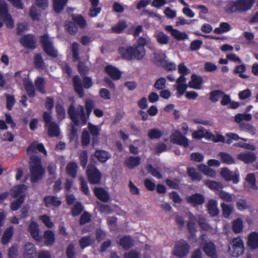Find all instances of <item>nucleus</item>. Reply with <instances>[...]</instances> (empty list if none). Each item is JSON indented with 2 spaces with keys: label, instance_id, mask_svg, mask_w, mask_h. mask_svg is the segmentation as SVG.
<instances>
[{
  "label": "nucleus",
  "instance_id": "nucleus-1",
  "mask_svg": "<svg viewBox=\"0 0 258 258\" xmlns=\"http://www.w3.org/2000/svg\"><path fill=\"white\" fill-rule=\"evenodd\" d=\"M30 181L37 183L41 180L45 173V169L43 166L42 159L37 155L30 156L29 161Z\"/></svg>",
  "mask_w": 258,
  "mask_h": 258
},
{
  "label": "nucleus",
  "instance_id": "nucleus-2",
  "mask_svg": "<svg viewBox=\"0 0 258 258\" xmlns=\"http://www.w3.org/2000/svg\"><path fill=\"white\" fill-rule=\"evenodd\" d=\"M82 77L83 84L80 77L78 75H75L72 79L74 90L81 98L84 96V88L88 89L93 86L92 79L91 77L87 76Z\"/></svg>",
  "mask_w": 258,
  "mask_h": 258
},
{
  "label": "nucleus",
  "instance_id": "nucleus-3",
  "mask_svg": "<svg viewBox=\"0 0 258 258\" xmlns=\"http://www.w3.org/2000/svg\"><path fill=\"white\" fill-rule=\"evenodd\" d=\"M68 113L74 124L78 126L79 125V116L83 124H86L87 120L89 118L87 116L86 112H85L84 107L80 105L78 110H77L73 104H71L68 110Z\"/></svg>",
  "mask_w": 258,
  "mask_h": 258
},
{
  "label": "nucleus",
  "instance_id": "nucleus-4",
  "mask_svg": "<svg viewBox=\"0 0 258 258\" xmlns=\"http://www.w3.org/2000/svg\"><path fill=\"white\" fill-rule=\"evenodd\" d=\"M255 0H236L229 5V10L232 13L246 12L251 9Z\"/></svg>",
  "mask_w": 258,
  "mask_h": 258
},
{
  "label": "nucleus",
  "instance_id": "nucleus-5",
  "mask_svg": "<svg viewBox=\"0 0 258 258\" xmlns=\"http://www.w3.org/2000/svg\"><path fill=\"white\" fill-rule=\"evenodd\" d=\"M43 118L45 122V127L47 128L48 135L50 137H57L59 135V128L58 124L52 121V117L50 113L44 111L43 113Z\"/></svg>",
  "mask_w": 258,
  "mask_h": 258
},
{
  "label": "nucleus",
  "instance_id": "nucleus-6",
  "mask_svg": "<svg viewBox=\"0 0 258 258\" xmlns=\"http://www.w3.org/2000/svg\"><path fill=\"white\" fill-rule=\"evenodd\" d=\"M148 41L145 38L140 37L137 40L136 45L132 46L133 48V60L136 59L140 60L142 59L146 55L145 46L147 44Z\"/></svg>",
  "mask_w": 258,
  "mask_h": 258
},
{
  "label": "nucleus",
  "instance_id": "nucleus-7",
  "mask_svg": "<svg viewBox=\"0 0 258 258\" xmlns=\"http://www.w3.org/2000/svg\"><path fill=\"white\" fill-rule=\"evenodd\" d=\"M40 43L42 45L43 51L49 56L56 58L57 51L53 46V42L47 34H44L40 37Z\"/></svg>",
  "mask_w": 258,
  "mask_h": 258
},
{
  "label": "nucleus",
  "instance_id": "nucleus-8",
  "mask_svg": "<svg viewBox=\"0 0 258 258\" xmlns=\"http://www.w3.org/2000/svg\"><path fill=\"white\" fill-rule=\"evenodd\" d=\"M86 174L89 182L91 184H100L101 182L102 173L97 167L90 163L87 166Z\"/></svg>",
  "mask_w": 258,
  "mask_h": 258
},
{
  "label": "nucleus",
  "instance_id": "nucleus-9",
  "mask_svg": "<svg viewBox=\"0 0 258 258\" xmlns=\"http://www.w3.org/2000/svg\"><path fill=\"white\" fill-rule=\"evenodd\" d=\"M244 251L243 240L240 237L234 238L228 246V252L233 257H238L242 254Z\"/></svg>",
  "mask_w": 258,
  "mask_h": 258
},
{
  "label": "nucleus",
  "instance_id": "nucleus-10",
  "mask_svg": "<svg viewBox=\"0 0 258 258\" xmlns=\"http://www.w3.org/2000/svg\"><path fill=\"white\" fill-rule=\"evenodd\" d=\"M190 246L184 239L177 241L174 246L173 254L179 258H183L189 253Z\"/></svg>",
  "mask_w": 258,
  "mask_h": 258
},
{
  "label": "nucleus",
  "instance_id": "nucleus-11",
  "mask_svg": "<svg viewBox=\"0 0 258 258\" xmlns=\"http://www.w3.org/2000/svg\"><path fill=\"white\" fill-rule=\"evenodd\" d=\"M0 19L5 23L8 28H14V21L11 15L9 13L7 5L4 1L0 2Z\"/></svg>",
  "mask_w": 258,
  "mask_h": 258
},
{
  "label": "nucleus",
  "instance_id": "nucleus-12",
  "mask_svg": "<svg viewBox=\"0 0 258 258\" xmlns=\"http://www.w3.org/2000/svg\"><path fill=\"white\" fill-rule=\"evenodd\" d=\"M220 175L226 181H232L234 184L239 182V172L238 169L233 172L227 167H223L221 170Z\"/></svg>",
  "mask_w": 258,
  "mask_h": 258
},
{
  "label": "nucleus",
  "instance_id": "nucleus-13",
  "mask_svg": "<svg viewBox=\"0 0 258 258\" xmlns=\"http://www.w3.org/2000/svg\"><path fill=\"white\" fill-rule=\"evenodd\" d=\"M170 139L173 144L182 146L184 148H188L189 146V141L188 139L182 135L178 130H176L172 134Z\"/></svg>",
  "mask_w": 258,
  "mask_h": 258
},
{
  "label": "nucleus",
  "instance_id": "nucleus-14",
  "mask_svg": "<svg viewBox=\"0 0 258 258\" xmlns=\"http://www.w3.org/2000/svg\"><path fill=\"white\" fill-rule=\"evenodd\" d=\"M20 43L25 48L34 49L36 48V39L33 34L24 35L20 39Z\"/></svg>",
  "mask_w": 258,
  "mask_h": 258
},
{
  "label": "nucleus",
  "instance_id": "nucleus-15",
  "mask_svg": "<svg viewBox=\"0 0 258 258\" xmlns=\"http://www.w3.org/2000/svg\"><path fill=\"white\" fill-rule=\"evenodd\" d=\"M187 203L193 207L202 205L205 202V197L199 193L192 194L186 198Z\"/></svg>",
  "mask_w": 258,
  "mask_h": 258
},
{
  "label": "nucleus",
  "instance_id": "nucleus-16",
  "mask_svg": "<svg viewBox=\"0 0 258 258\" xmlns=\"http://www.w3.org/2000/svg\"><path fill=\"white\" fill-rule=\"evenodd\" d=\"M28 230L32 237L35 241L38 242H40L42 241V237L39 234L38 224L36 221H33L31 222L28 226Z\"/></svg>",
  "mask_w": 258,
  "mask_h": 258
},
{
  "label": "nucleus",
  "instance_id": "nucleus-17",
  "mask_svg": "<svg viewBox=\"0 0 258 258\" xmlns=\"http://www.w3.org/2000/svg\"><path fill=\"white\" fill-rule=\"evenodd\" d=\"M237 158L245 164H248L255 162L256 160L257 157L254 152L248 151L238 154Z\"/></svg>",
  "mask_w": 258,
  "mask_h": 258
},
{
  "label": "nucleus",
  "instance_id": "nucleus-18",
  "mask_svg": "<svg viewBox=\"0 0 258 258\" xmlns=\"http://www.w3.org/2000/svg\"><path fill=\"white\" fill-rule=\"evenodd\" d=\"M203 250L206 254L211 258H218L216 246L213 242H205L203 246Z\"/></svg>",
  "mask_w": 258,
  "mask_h": 258
},
{
  "label": "nucleus",
  "instance_id": "nucleus-19",
  "mask_svg": "<svg viewBox=\"0 0 258 258\" xmlns=\"http://www.w3.org/2000/svg\"><path fill=\"white\" fill-rule=\"evenodd\" d=\"M43 202L47 208L52 207H58L60 206L62 202L59 198L54 196H46L44 197Z\"/></svg>",
  "mask_w": 258,
  "mask_h": 258
},
{
  "label": "nucleus",
  "instance_id": "nucleus-20",
  "mask_svg": "<svg viewBox=\"0 0 258 258\" xmlns=\"http://www.w3.org/2000/svg\"><path fill=\"white\" fill-rule=\"evenodd\" d=\"M94 192L95 196L102 202H107L110 199L109 194L103 187H95Z\"/></svg>",
  "mask_w": 258,
  "mask_h": 258
},
{
  "label": "nucleus",
  "instance_id": "nucleus-21",
  "mask_svg": "<svg viewBox=\"0 0 258 258\" xmlns=\"http://www.w3.org/2000/svg\"><path fill=\"white\" fill-rule=\"evenodd\" d=\"M105 72L113 80H118L121 77V73L115 67L111 65H108L105 68Z\"/></svg>",
  "mask_w": 258,
  "mask_h": 258
},
{
  "label": "nucleus",
  "instance_id": "nucleus-22",
  "mask_svg": "<svg viewBox=\"0 0 258 258\" xmlns=\"http://www.w3.org/2000/svg\"><path fill=\"white\" fill-rule=\"evenodd\" d=\"M207 208L208 213L211 217H214L218 215L219 210L218 208V203L215 200H210L208 201Z\"/></svg>",
  "mask_w": 258,
  "mask_h": 258
},
{
  "label": "nucleus",
  "instance_id": "nucleus-23",
  "mask_svg": "<svg viewBox=\"0 0 258 258\" xmlns=\"http://www.w3.org/2000/svg\"><path fill=\"white\" fill-rule=\"evenodd\" d=\"M24 249L23 256L24 258H33L36 254V248L32 243H26Z\"/></svg>",
  "mask_w": 258,
  "mask_h": 258
},
{
  "label": "nucleus",
  "instance_id": "nucleus-24",
  "mask_svg": "<svg viewBox=\"0 0 258 258\" xmlns=\"http://www.w3.org/2000/svg\"><path fill=\"white\" fill-rule=\"evenodd\" d=\"M42 239H44V244L45 246L52 245L55 240L54 233L51 230H46L44 231Z\"/></svg>",
  "mask_w": 258,
  "mask_h": 258
},
{
  "label": "nucleus",
  "instance_id": "nucleus-25",
  "mask_svg": "<svg viewBox=\"0 0 258 258\" xmlns=\"http://www.w3.org/2000/svg\"><path fill=\"white\" fill-rule=\"evenodd\" d=\"M203 83V77L194 74L191 76V81L189 82V87L195 89H200Z\"/></svg>",
  "mask_w": 258,
  "mask_h": 258
},
{
  "label": "nucleus",
  "instance_id": "nucleus-26",
  "mask_svg": "<svg viewBox=\"0 0 258 258\" xmlns=\"http://www.w3.org/2000/svg\"><path fill=\"white\" fill-rule=\"evenodd\" d=\"M94 155L101 163H105L111 158V154L104 150H96Z\"/></svg>",
  "mask_w": 258,
  "mask_h": 258
},
{
  "label": "nucleus",
  "instance_id": "nucleus-27",
  "mask_svg": "<svg viewBox=\"0 0 258 258\" xmlns=\"http://www.w3.org/2000/svg\"><path fill=\"white\" fill-rule=\"evenodd\" d=\"M118 52L123 59L129 61L133 60V48L132 46L120 47L118 48Z\"/></svg>",
  "mask_w": 258,
  "mask_h": 258
},
{
  "label": "nucleus",
  "instance_id": "nucleus-28",
  "mask_svg": "<svg viewBox=\"0 0 258 258\" xmlns=\"http://www.w3.org/2000/svg\"><path fill=\"white\" fill-rule=\"evenodd\" d=\"M247 245L251 249H256L258 248V233L256 232H251L247 238Z\"/></svg>",
  "mask_w": 258,
  "mask_h": 258
},
{
  "label": "nucleus",
  "instance_id": "nucleus-29",
  "mask_svg": "<svg viewBox=\"0 0 258 258\" xmlns=\"http://www.w3.org/2000/svg\"><path fill=\"white\" fill-rule=\"evenodd\" d=\"M141 158L139 156H130L124 161V165L129 169H132L141 163Z\"/></svg>",
  "mask_w": 258,
  "mask_h": 258
},
{
  "label": "nucleus",
  "instance_id": "nucleus-30",
  "mask_svg": "<svg viewBox=\"0 0 258 258\" xmlns=\"http://www.w3.org/2000/svg\"><path fill=\"white\" fill-rule=\"evenodd\" d=\"M91 4V7L89 9V15L90 17H95L101 11V8L98 7V6L99 3V0H90Z\"/></svg>",
  "mask_w": 258,
  "mask_h": 258
},
{
  "label": "nucleus",
  "instance_id": "nucleus-31",
  "mask_svg": "<svg viewBox=\"0 0 258 258\" xmlns=\"http://www.w3.org/2000/svg\"><path fill=\"white\" fill-rule=\"evenodd\" d=\"M119 245L124 250H128L134 245V241L130 236H124L119 240Z\"/></svg>",
  "mask_w": 258,
  "mask_h": 258
},
{
  "label": "nucleus",
  "instance_id": "nucleus-32",
  "mask_svg": "<svg viewBox=\"0 0 258 258\" xmlns=\"http://www.w3.org/2000/svg\"><path fill=\"white\" fill-rule=\"evenodd\" d=\"M72 19L75 24L78 25V26L81 29L85 28L87 25L86 19L82 15L78 14L76 15L72 14Z\"/></svg>",
  "mask_w": 258,
  "mask_h": 258
},
{
  "label": "nucleus",
  "instance_id": "nucleus-33",
  "mask_svg": "<svg viewBox=\"0 0 258 258\" xmlns=\"http://www.w3.org/2000/svg\"><path fill=\"white\" fill-rule=\"evenodd\" d=\"M127 24L124 20H119L118 23L111 27L112 32L116 34L123 33L124 29L126 28Z\"/></svg>",
  "mask_w": 258,
  "mask_h": 258
},
{
  "label": "nucleus",
  "instance_id": "nucleus-34",
  "mask_svg": "<svg viewBox=\"0 0 258 258\" xmlns=\"http://www.w3.org/2000/svg\"><path fill=\"white\" fill-rule=\"evenodd\" d=\"M78 165L75 162H69L66 167L67 174L72 178H75L77 174Z\"/></svg>",
  "mask_w": 258,
  "mask_h": 258
},
{
  "label": "nucleus",
  "instance_id": "nucleus-35",
  "mask_svg": "<svg viewBox=\"0 0 258 258\" xmlns=\"http://www.w3.org/2000/svg\"><path fill=\"white\" fill-rule=\"evenodd\" d=\"M64 27L68 33L71 35H75L78 32V26L74 22L71 21H67L64 24Z\"/></svg>",
  "mask_w": 258,
  "mask_h": 258
},
{
  "label": "nucleus",
  "instance_id": "nucleus-36",
  "mask_svg": "<svg viewBox=\"0 0 258 258\" xmlns=\"http://www.w3.org/2000/svg\"><path fill=\"white\" fill-rule=\"evenodd\" d=\"M68 0H53V8L57 13H60L67 4Z\"/></svg>",
  "mask_w": 258,
  "mask_h": 258
},
{
  "label": "nucleus",
  "instance_id": "nucleus-37",
  "mask_svg": "<svg viewBox=\"0 0 258 258\" xmlns=\"http://www.w3.org/2000/svg\"><path fill=\"white\" fill-rule=\"evenodd\" d=\"M35 85L37 90L41 94H45V79L43 77H39L35 80Z\"/></svg>",
  "mask_w": 258,
  "mask_h": 258
},
{
  "label": "nucleus",
  "instance_id": "nucleus-38",
  "mask_svg": "<svg viewBox=\"0 0 258 258\" xmlns=\"http://www.w3.org/2000/svg\"><path fill=\"white\" fill-rule=\"evenodd\" d=\"M24 86L25 89L30 97H34L35 95V90L32 82L25 80L24 81Z\"/></svg>",
  "mask_w": 258,
  "mask_h": 258
},
{
  "label": "nucleus",
  "instance_id": "nucleus-39",
  "mask_svg": "<svg viewBox=\"0 0 258 258\" xmlns=\"http://www.w3.org/2000/svg\"><path fill=\"white\" fill-rule=\"evenodd\" d=\"M25 200V195H22L20 196L15 201L11 203L10 209L12 211H17L24 203Z\"/></svg>",
  "mask_w": 258,
  "mask_h": 258
},
{
  "label": "nucleus",
  "instance_id": "nucleus-40",
  "mask_svg": "<svg viewBox=\"0 0 258 258\" xmlns=\"http://www.w3.org/2000/svg\"><path fill=\"white\" fill-rule=\"evenodd\" d=\"M239 126L242 131L249 133L252 135H254L256 134V130L251 123L242 122L240 123Z\"/></svg>",
  "mask_w": 258,
  "mask_h": 258
},
{
  "label": "nucleus",
  "instance_id": "nucleus-41",
  "mask_svg": "<svg viewBox=\"0 0 258 258\" xmlns=\"http://www.w3.org/2000/svg\"><path fill=\"white\" fill-rule=\"evenodd\" d=\"M13 235V229L12 227H10L6 229L2 235L1 242L4 245L7 244L11 239Z\"/></svg>",
  "mask_w": 258,
  "mask_h": 258
},
{
  "label": "nucleus",
  "instance_id": "nucleus-42",
  "mask_svg": "<svg viewBox=\"0 0 258 258\" xmlns=\"http://www.w3.org/2000/svg\"><path fill=\"white\" fill-rule=\"evenodd\" d=\"M47 170L50 176L48 180H50L51 182H52L57 177L56 173V165L53 163H50L48 164Z\"/></svg>",
  "mask_w": 258,
  "mask_h": 258
},
{
  "label": "nucleus",
  "instance_id": "nucleus-43",
  "mask_svg": "<svg viewBox=\"0 0 258 258\" xmlns=\"http://www.w3.org/2000/svg\"><path fill=\"white\" fill-rule=\"evenodd\" d=\"M95 240L91 237L90 236H85L82 237L79 240V244L82 249L90 246L94 242Z\"/></svg>",
  "mask_w": 258,
  "mask_h": 258
},
{
  "label": "nucleus",
  "instance_id": "nucleus-44",
  "mask_svg": "<svg viewBox=\"0 0 258 258\" xmlns=\"http://www.w3.org/2000/svg\"><path fill=\"white\" fill-rule=\"evenodd\" d=\"M231 27L230 25L227 22H222L220 24L219 27L215 28L214 32L217 34H221L223 33L228 32Z\"/></svg>",
  "mask_w": 258,
  "mask_h": 258
},
{
  "label": "nucleus",
  "instance_id": "nucleus-45",
  "mask_svg": "<svg viewBox=\"0 0 258 258\" xmlns=\"http://www.w3.org/2000/svg\"><path fill=\"white\" fill-rule=\"evenodd\" d=\"M80 165L83 169L87 167L88 162V153L87 150H83L79 155Z\"/></svg>",
  "mask_w": 258,
  "mask_h": 258
},
{
  "label": "nucleus",
  "instance_id": "nucleus-46",
  "mask_svg": "<svg viewBox=\"0 0 258 258\" xmlns=\"http://www.w3.org/2000/svg\"><path fill=\"white\" fill-rule=\"evenodd\" d=\"M29 16L33 21H39L41 12L35 6H32L29 9Z\"/></svg>",
  "mask_w": 258,
  "mask_h": 258
},
{
  "label": "nucleus",
  "instance_id": "nucleus-47",
  "mask_svg": "<svg viewBox=\"0 0 258 258\" xmlns=\"http://www.w3.org/2000/svg\"><path fill=\"white\" fill-rule=\"evenodd\" d=\"M34 64L38 70L42 69L45 66V62L40 53H37L34 56Z\"/></svg>",
  "mask_w": 258,
  "mask_h": 258
},
{
  "label": "nucleus",
  "instance_id": "nucleus-48",
  "mask_svg": "<svg viewBox=\"0 0 258 258\" xmlns=\"http://www.w3.org/2000/svg\"><path fill=\"white\" fill-rule=\"evenodd\" d=\"M199 167L201 172L206 175L211 177H214L216 175V171L214 170L205 164L201 165Z\"/></svg>",
  "mask_w": 258,
  "mask_h": 258
},
{
  "label": "nucleus",
  "instance_id": "nucleus-49",
  "mask_svg": "<svg viewBox=\"0 0 258 258\" xmlns=\"http://www.w3.org/2000/svg\"><path fill=\"white\" fill-rule=\"evenodd\" d=\"M166 55L163 53H155L154 62L156 66H163L166 62Z\"/></svg>",
  "mask_w": 258,
  "mask_h": 258
},
{
  "label": "nucleus",
  "instance_id": "nucleus-50",
  "mask_svg": "<svg viewBox=\"0 0 258 258\" xmlns=\"http://www.w3.org/2000/svg\"><path fill=\"white\" fill-rule=\"evenodd\" d=\"M243 228V221L241 219L238 218L233 222L232 230L235 233H239L242 232Z\"/></svg>",
  "mask_w": 258,
  "mask_h": 258
},
{
  "label": "nucleus",
  "instance_id": "nucleus-51",
  "mask_svg": "<svg viewBox=\"0 0 258 258\" xmlns=\"http://www.w3.org/2000/svg\"><path fill=\"white\" fill-rule=\"evenodd\" d=\"M223 163L227 164H232L235 163L234 158L228 153L220 152L219 154Z\"/></svg>",
  "mask_w": 258,
  "mask_h": 258
},
{
  "label": "nucleus",
  "instance_id": "nucleus-52",
  "mask_svg": "<svg viewBox=\"0 0 258 258\" xmlns=\"http://www.w3.org/2000/svg\"><path fill=\"white\" fill-rule=\"evenodd\" d=\"M197 222L200 227L204 231H208L211 229V226L207 222L206 219L202 215L198 216Z\"/></svg>",
  "mask_w": 258,
  "mask_h": 258
},
{
  "label": "nucleus",
  "instance_id": "nucleus-53",
  "mask_svg": "<svg viewBox=\"0 0 258 258\" xmlns=\"http://www.w3.org/2000/svg\"><path fill=\"white\" fill-rule=\"evenodd\" d=\"M221 207L222 211V214L224 217L229 218L233 211V207L229 205L222 203L221 204Z\"/></svg>",
  "mask_w": 258,
  "mask_h": 258
},
{
  "label": "nucleus",
  "instance_id": "nucleus-54",
  "mask_svg": "<svg viewBox=\"0 0 258 258\" xmlns=\"http://www.w3.org/2000/svg\"><path fill=\"white\" fill-rule=\"evenodd\" d=\"M205 184L212 190H219L223 188V185L221 182L214 180H207Z\"/></svg>",
  "mask_w": 258,
  "mask_h": 258
},
{
  "label": "nucleus",
  "instance_id": "nucleus-55",
  "mask_svg": "<svg viewBox=\"0 0 258 258\" xmlns=\"http://www.w3.org/2000/svg\"><path fill=\"white\" fill-rule=\"evenodd\" d=\"M157 41L161 44H167L169 42V37L163 32H159L155 36Z\"/></svg>",
  "mask_w": 258,
  "mask_h": 258
},
{
  "label": "nucleus",
  "instance_id": "nucleus-56",
  "mask_svg": "<svg viewBox=\"0 0 258 258\" xmlns=\"http://www.w3.org/2000/svg\"><path fill=\"white\" fill-rule=\"evenodd\" d=\"M146 168L148 172L154 177H155L158 179H161L162 178V174L160 172V171L154 168L152 165L150 164H148Z\"/></svg>",
  "mask_w": 258,
  "mask_h": 258
},
{
  "label": "nucleus",
  "instance_id": "nucleus-57",
  "mask_svg": "<svg viewBox=\"0 0 258 258\" xmlns=\"http://www.w3.org/2000/svg\"><path fill=\"white\" fill-rule=\"evenodd\" d=\"M162 136V132L158 128L150 129L148 131V136L151 140L159 139Z\"/></svg>",
  "mask_w": 258,
  "mask_h": 258
},
{
  "label": "nucleus",
  "instance_id": "nucleus-58",
  "mask_svg": "<svg viewBox=\"0 0 258 258\" xmlns=\"http://www.w3.org/2000/svg\"><path fill=\"white\" fill-rule=\"evenodd\" d=\"M86 114L88 117H89L92 110L95 107V102L94 100L91 99H87L86 100L85 104Z\"/></svg>",
  "mask_w": 258,
  "mask_h": 258
},
{
  "label": "nucleus",
  "instance_id": "nucleus-59",
  "mask_svg": "<svg viewBox=\"0 0 258 258\" xmlns=\"http://www.w3.org/2000/svg\"><path fill=\"white\" fill-rule=\"evenodd\" d=\"M72 52L73 58L74 61L80 59L79 45L77 42H74L72 45Z\"/></svg>",
  "mask_w": 258,
  "mask_h": 258
},
{
  "label": "nucleus",
  "instance_id": "nucleus-60",
  "mask_svg": "<svg viewBox=\"0 0 258 258\" xmlns=\"http://www.w3.org/2000/svg\"><path fill=\"white\" fill-rule=\"evenodd\" d=\"M166 85V80L164 77L158 79L154 84V87L158 90H162L165 89Z\"/></svg>",
  "mask_w": 258,
  "mask_h": 258
},
{
  "label": "nucleus",
  "instance_id": "nucleus-61",
  "mask_svg": "<svg viewBox=\"0 0 258 258\" xmlns=\"http://www.w3.org/2000/svg\"><path fill=\"white\" fill-rule=\"evenodd\" d=\"M55 109L58 119H64L66 117V111L63 105L57 103L55 106Z\"/></svg>",
  "mask_w": 258,
  "mask_h": 258
},
{
  "label": "nucleus",
  "instance_id": "nucleus-62",
  "mask_svg": "<svg viewBox=\"0 0 258 258\" xmlns=\"http://www.w3.org/2000/svg\"><path fill=\"white\" fill-rule=\"evenodd\" d=\"M83 211V207L80 202H77L72 208V215L74 216L79 215Z\"/></svg>",
  "mask_w": 258,
  "mask_h": 258
},
{
  "label": "nucleus",
  "instance_id": "nucleus-63",
  "mask_svg": "<svg viewBox=\"0 0 258 258\" xmlns=\"http://www.w3.org/2000/svg\"><path fill=\"white\" fill-rule=\"evenodd\" d=\"M246 180L250 185L251 188L253 189H257V186L256 184V178L253 173H249L246 177Z\"/></svg>",
  "mask_w": 258,
  "mask_h": 258
},
{
  "label": "nucleus",
  "instance_id": "nucleus-64",
  "mask_svg": "<svg viewBox=\"0 0 258 258\" xmlns=\"http://www.w3.org/2000/svg\"><path fill=\"white\" fill-rule=\"evenodd\" d=\"M67 258H76V253L75 250V245L73 243H70L68 246L66 251Z\"/></svg>",
  "mask_w": 258,
  "mask_h": 258
}]
</instances>
